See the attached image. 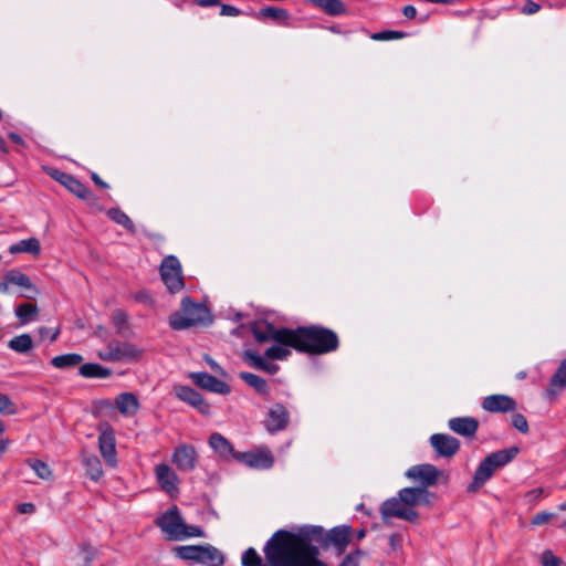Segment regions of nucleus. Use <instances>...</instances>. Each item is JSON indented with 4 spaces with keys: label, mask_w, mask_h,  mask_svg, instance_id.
Returning <instances> with one entry per match:
<instances>
[{
    "label": "nucleus",
    "mask_w": 566,
    "mask_h": 566,
    "mask_svg": "<svg viewBox=\"0 0 566 566\" xmlns=\"http://www.w3.org/2000/svg\"><path fill=\"white\" fill-rule=\"evenodd\" d=\"M350 525H338L325 531L319 525H302L294 530L275 531L266 541L263 553L249 547L241 556L242 566H328L319 558L321 547L334 546L336 555L345 553L352 542Z\"/></svg>",
    "instance_id": "f257e3e1"
},
{
    "label": "nucleus",
    "mask_w": 566,
    "mask_h": 566,
    "mask_svg": "<svg viewBox=\"0 0 566 566\" xmlns=\"http://www.w3.org/2000/svg\"><path fill=\"white\" fill-rule=\"evenodd\" d=\"M289 347L312 356L324 355L339 347L337 334L321 325L290 328Z\"/></svg>",
    "instance_id": "f03ea898"
},
{
    "label": "nucleus",
    "mask_w": 566,
    "mask_h": 566,
    "mask_svg": "<svg viewBox=\"0 0 566 566\" xmlns=\"http://www.w3.org/2000/svg\"><path fill=\"white\" fill-rule=\"evenodd\" d=\"M420 488H403L394 496L384 501L379 507V513L385 525H390L394 517L417 524L420 515L415 510L419 505Z\"/></svg>",
    "instance_id": "7ed1b4c3"
},
{
    "label": "nucleus",
    "mask_w": 566,
    "mask_h": 566,
    "mask_svg": "<svg viewBox=\"0 0 566 566\" xmlns=\"http://www.w3.org/2000/svg\"><path fill=\"white\" fill-rule=\"evenodd\" d=\"M518 447L497 450L488 454L478 465L472 482L468 485V493H476L494 474L497 469L505 467L518 454Z\"/></svg>",
    "instance_id": "20e7f679"
},
{
    "label": "nucleus",
    "mask_w": 566,
    "mask_h": 566,
    "mask_svg": "<svg viewBox=\"0 0 566 566\" xmlns=\"http://www.w3.org/2000/svg\"><path fill=\"white\" fill-rule=\"evenodd\" d=\"M212 322L209 308L196 303L190 296L181 300L180 310L169 316V325L175 331L187 329L197 325L207 326Z\"/></svg>",
    "instance_id": "39448f33"
},
{
    "label": "nucleus",
    "mask_w": 566,
    "mask_h": 566,
    "mask_svg": "<svg viewBox=\"0 0 566 566\" xmlns=\"http://www.w3.org/2000/svg\"><path fill=\"white\" fill-rule=\"evenodd\" d=\"M172 552L182 560L203 566H222L226 559L223 553L210 544L176 546Z\"/></svg>",
    "instance_id": "423d86ee"
},
{
    "label": "nucleus",
    "mask_w": 566,
    "mask_h": 566,
    "mask_svg": "<svg viewBox=\"0 0 566 566\" xmlns=\"http://www.w3.org/2000/svg\"><path fill=\"white\" fill-rule=\"evenodd\" d=\"M160 277L172 294L185 287V280L179 260L175 255L165 256L160 264Z\"/></svg>",
    "instance_id": "0eeeda50"
},
{
    "label": "nucleus",
    "mask_w": 566,
    "mask_h": 566,
    "mask_svg": "<svg viewBox=\"0 0 566 566\" xmlns=\"http://www.w3.org/2000/svg\"><path fill=\"white\" fill-rule=\"evenodd\" d=\"M251 333L260 344L273 340L280 345L289 346L290 328L275 327L268 321H256L251 325Z\"/></svg>",
    "instance_id": "6e6552de"
},
{
    "label": "nucleus",
    "mask_w": 566,
    "mask_h": 566,
    "mask_svg": "<svg viewBox=\"0 0 566 566\" xmlns=\"http://www.w3.org/2000/svg\"><path fill=\"white\" fill-rule=\"evenodd\" d=\"M156 525L168 535L169 539H182L184 520L176 505L170 507L155 521Z\"/></svg>",
    "instance_id": "1a4fd4ad"
},
{
    "label": "nucleus",
    "mask_w": 566,
    "mask_h": 566,
    "mask_svg": "<svg viewBox=\"0 0 566 566\" xmlns=\"http://www.w3.org/2000/svg\"><path fill=\"white\" fill-rule=\"evenodd\" d=\"M442 475L443 472L430 463L413 465L406 472L407 478L420 483L418 488L424 489L436 485Z\"/></svg>",
    "instance_id": "9d476101"
},
{
    "label": "nucleus",
    "mask_w": 566,
    "mask_h": 566,
    "mask_svg": "<svg viewBox=\"0 0 566 566\" xmlns=\"http://www.w3.org/2000/svg\"><path fill=\"white\" fill-rule=\"evenodd\" d=\"M234 460L253 469H270L274 463V458L270 449L259 448L254 451L237 452Z\"/></svg>",
    "instance_id": "9b49d317"
},
{
    "label": "nucleus",
    "mask_w": 566,
    "mask_h": 566,
    "mask_svg": "<svg viewBox=\"0 0 566 566\" xmlns=\"http://www.w3.org/2000/svg\"><path fill=\"white\" fill-rule=\"evenodd\" d=\"M263 424L270 433L285 430L290 424V411L281 403L275 402L266 412Z\"/></svg>",
    "instance_id": "f8f14e48"
},
{
    "label": "nucleus",
    "mask_w": 566,
    "mask_h": 566,
    "mask_svg": "<svg viewBox=\"0 0 566 566\" xmlns=\"http://www.w3.org/2000/svg\"><path fill=\"white\" fill-rule=\"evenodd\" d=\"M174 391L178 399L196 408L201 415L207 417L211 415L210 403L196 389L189 386L177 385L174 387Z\"/></svg>",
    "instance_id": "ddd939ff"
},
{
    "label": "nucleus",
    "mask_w": 566,
    "mask_h": 566,
    "mask_svg": "<svg viewBox=\"0 0 566 566\" xmlns=\"http://www.w3.org/2000/svg\"><path fill=\"white\" fill-rule=\"evenodd\" d=\"M189 378L197 387L210 392L228 395L231 391V387L227 382L206 371L190 373Z\"/></svg>",
    "instance_id": "4468645a"
},
{
    "label": "nucleus",
    "mask_w": 566,
    "mask_h": 566,
    "mask_svg": "<svg viewBox=\"0 0 566 566\" xmlns=\"http://www.w3.org/2000/svg\"><path fill=\"white\" fill-rule=\"evenodd\" d=\"M430 444L438 457L450 459L458 453L461 442L455 437L446 433H434L430 437Z\"/></svg>",
    "instance_id": "2eb2a0df"
},
{
    "label": "nucleus",
    "mask_w": 566,
    "mask_h": 566,
    "mask_svg": "<svg viewBox=\"0 0 566 566\" xmlns=\"http://www.w3.org/2000/svg\"><path fill=\"white\" fill-rule=\"evenodd\" d=\"M171 460L180 471L191 472L197 465L198 454L193 446L184 443L175 449Z\"/></svg>",
    "instance_id": "dca6fc26"
},
{
    "label": "nucleus",
    "mask_w": 566,
    "mask_h": 566,
    "mask_svg": "<svg viewBox=\"0 0 566 566\" xmlns=\"http://www.w3.org/2000/svg\"><path fill=\"white\" fill-rule=\"evenodd\" d=\"M98 448L105 462L111 467L116 464V444L114 430L106 424L98 437Z\"/></svg>",
    "instance_id": "f3484780"
},
{
    "label": "nucleus",
    "mask_w": 566,
    "mask_h": 566,
    "mask_svg": "<svg viewBox=\"0 0 566 566\" xmlns=\"http://www.w3.org/2000/svg\"><path fill=\"white\" fill-rule=\"evenodd\" d=\"M482 408L489 412H510L515 411L516 401L506 395H490L482 400Z\"/></svg>",
    "instance_id": "a211bd4d"
},
{
    "label": "nucleus",
    "mask_w": 566,
    "mask_h": 566,
    "mask_svg": "<svg viewBox=\"0 0 566 566\" xmlns=\"http://www.w3.org/2000/svg\"><path fill=\"white\" fill-rule=\"evenodd\" d=\"M62 185L78 199L84 200L90 206L94 207L97 205V196L83 182L72 175H67Z\"/></svg>",
    "instance_id": "6ab92c4d"
},
{
    "label": "nucleus",
    "mask_w": 566,
    "mask_h": 566,
    "mask_svg": "<svg viewBox=\"0 0 566 566\" xmlns=\"http://www.w3.org/2000/svg\"><path fill=\"white\" fill-rule=\"evenodd\" d=\"M479 420L473 417H455L448 422L449 428L459 436L473 439L479 429Z\"/></svg>",
    "instance_id": "aec40b11"
},
{
    "label": "nucleus",
    "mask_w": 566,
    "mask_h": 566,
    "mask_svg": "<svg viewBox=\"0 0 566 566\" xmlns=\"http://www.w3.org/2000/svg\"><path fill=\"white\" fill-rule=\"evenodd\" d=\"M4 275L9 284L19 285L28 291L27 293L21 294V296L31 300L35 295L40 294V290L31 282L30 277L20 270H9Z\"/></svg>",
    "instance_id": "412c9836"
},
{
    "label": "nucleus",
    "mask_w": 566,
    "mask_h": 566,
    "mask_svg": "<svg viewBox=\"0 0 566 566\" xmlns=\"http://www.w3.org/2000/svg\"><path fill=\"white\" fill-rule=\"evenodd\" d=\"M155 472L157 481L165 492L170 495L174 492H178V476L169 465L165 463L158 464L155 469Z\"/></svg>",
    "instance_id": "4be33fe9"
},
{
    "label": "nucleus",
    "mask_w": 566,
    "mask_h": 566,
    "mask_svg": "<svg viewBox=\"0 0 566 566\" xmlns=\"http://www.w3.org/2000/svg\"><path fill=\"white\" fill-rule=\"evenodd\" d=\"M566 388V358L563 359L549 379V387L546 389V396L553 400Z\"/></svg>",
    "instance_id": "5701e85b"
},
{
    "label": "nucleus",
    "mask_w": 566,
    "mask_h": 566,
    "mask_svg": "<svg viewBox=\"0 0 566 566\" xmlns=\"http://www.w3.org/2000/svg\"><path fill=\"white\" fill-rule=\"evenodd\" d=\"M243 360L254 369L266 371L270 375H274L279 371L280 367L276 364L268 363L256 352L247 349L242 353Z\"/></svg>",
    "instance_id": "b1692460"
},
{
    "label": "nucleus",
    "mask_w": 566,
    "mask_h": 566,
    "mask_svg": "<svg viewBox=\"0 0 566 566\" xmlns=\"http://www.w3.org/2000/svg\"><path fill=\"white\" fill-rule=\"evenodd\" d=\"M112 348L114 349L115 354L118 356L119 361L120 360H136L142 356V349H139L136 345L126 343V342H119L116 339H112L111 342Z\"/></svg>",
    "instance_id": "393cba45"
},
{
    "label": "nucleus",
    "mask_w": 566,
    "mask_h": 566,
    "mask_svg": "<svg viewBox=\"0 0 566 566\" xmlns=\"http://www.w3.org/2000/svg\"><path fill=\"white\" fill-rule=\"evenodd\" d=\"M209 444L219 457L224 459L232 457L234 459L237 451H234L231 442L221 433L213 432L209 438Z\"/></svg>",
    "instance_id": "a878e982"
},
{
    "label": "nucleus",
    "mask_w": 566,
    "mask_h": 566,
    "mask_svg": "<svg viewBox=\"0 0 566 566\" xmlns=\"http://www.w3.org/2000/svg\"><path fill=\"white\" fill-rule=\"evenodd\" d=\"M240 379H242L248 386L253 388L255 392L262 397H268L270 395V387L264 378L259 375L241 371L239 374Z\"/></svg>",
    "instance_id": "bb28decb"
},
{
    "label": "nucleus",
    "mask_w": 566,
    "mask_h": 566,
    "mask_svg": "<svg viewBox=\"0 0 566 566\" xmlns=\"http://www.w3.org/2000/svg\"><path fill=\"white\" fill-rule=\"evenodd\" d=\"M310 3L331 17L345 14L347 8L342 0H310Z\"/></svg>",
    "instance_id": "cd10ccee"
},
{
    "label": "nucleus",
    "mask_w": 566,
    "mask_h": 566,
    "mask_svg": "<svg viewBox=\"0 0 566 566\" xmlns=\"http://www.w3.org/2000/svg\"><path fill=\"white\" fill-rule=\"evenodd\" d=\"M116 408L122 415H133L139 408L136 396L132 392H123L115 399Z\"/></svg>",
    "instance_id": "c85d7f7f"
},
{
    "label": "nucleus",
    "mask_w": 566,
    "mask_h": 566,
    "mask_svg": "<svg viewBox=\"0 0 566 566\" xmlns=\"http://www.w3.org/2000/svg\"><path fill=\"white\" fill-rule=\"evenodd\" d=\"M78 374L84 378H107L113 371L97 363H85L80 366Z\"/></svg>",
    "instance_id": "c756f323"
},
{
    "label": "nucleus",
    "mask_w": 566,
    "mask_h": 566,
    "mask_svg": "<svg viewBox=\"0 0 566 566\" xmlns=\"http://www.w3.org/2000/svg\"><path fill=\"white\" fill-rule=\"evenodd\" d=\"M9 252L11 254L27 252L38 256L41 252V244L36 238H29L10 245Z\"/></svg>",
    "instance_id": "7c9ffc66"
},
{
    "label": "nucleus",
    "mask_w": 566,
    "mask_h": 566,
    "mask_svg": "<svg viewBox=\"0 0 566 566\" xmlns=\"http://www.w3.org/2000/svg\"><path fill=\"white\" fill-rule=\"evenodd\" d=\"M83 361V356L76 353H69L55 356L51 359V365L57 369H71Z\"/></svg>",
    "instance_id": "2f4dec72"
},
{
    "label": "nucleus",
    "mask_w": 566,
    "mask_h": 566,
    "mask_svg": "<svg viewBox=\"0 0 566 566\" xmlns=\"http://www.w3.org/2000/svg\"><path fill=\"white\" fill-rule=\"evenodd\" d=\"M112 323L116 329V334L127 337L130 333L128 327V315L124 310L117 308L112 313Z\"/></svg>",
    "instance_id": "473e14b6"
},
{
    "label": "nucleus",
    "mask_w": 566,
    "mask_h": 566,
    "mask_svg": "<svg viewBox=\"0 0 566 566\" xmlns=\"http://www.w3.org/2000/svg\"><path fill=\"white\" fill-rule=\"evenodd\" d=\"M106 214L112 221L123 226L129 233L134 234L136 232L132 219L119 208H111L106 211Z\"/></svg>",
    "instance_id": "72a5a7b5"
},
{
    "label": "nucleus",
    "mask_w": 566,
    "mask_h": 566,
    "mask_svg": "<svg viewBox=\"0 0 566 566\" xmlns=\"http://www.w3.org/2000/svg\"><path fill=\"white\" fill-rule=\"evenodd\" d=\"M83 464L86 469V474L93 481H97L103 475L102 463L95 454H84Z\"/></svg>",
    "instance_id": "f704fd0d"
},
{
    "label": "nucleus",
    "mask_w": 566,
    "mask_h": 566,
    "mask_svg": "<svg viewBox=\"0 0 566 566\" xmlns=\"http://www.w3.org/2000/svg\"><path fill=\"white\" fill-rule=\"evenodd\" d=\"M8 347L15 353L25 354L33 348V340L29 334H21L10 339Z\"/></svg>",
    "instance_id": "c9c22d12"
},
{
    "label": "nucleus",
    "mask_w": 566,
    "mask_h": 566,
    "mask_svg": "<svg viewBox=\"0 0 566 566\" xmlns=\"http://www.w3.org/2000/svg\"><path fill=\"white\" fill-rule=\"evenodd\" d=\"M259 17L264 19H272L279 23H286L290 18V13L286 9L283 8L265 7L259 11Z\"/></svg>",
    "instance_id": "e433bc0d"
},
{
    "label": "nucleus",
    "mask_w": 566,
    "mask_h": 566,
    "mask_svg": "<svg viewBox=\"0 0 566 566\" xmlns=\"http://www.w3.org/2000/svg\"><path fill=\"white\" fill-rule=\"evenodd\" d=\"M38 312V306L32 303H23L15 308V315L21 321V324H27Z\"/></svg>",
    "instance_id": "4c0bfd02"
},
{
    "label": "nucleus",
    "mask_w": 566,
    "mask_h": 566,
    "mask_svg": "<svg viewBox=\"0 0 566 566\" xmlns=\"http://www.w3.org/2000/svg\"><path fill=\"white\" fill-rule=\"evenodd\" d=\"M25 463L34 470L36 475L42 480H49L52 476V471L49 468L48 463L39 460V459H27Z\"/></svg>",
    "instance_id": "58836bf2"
},
{
    "label": "nucleus",
    "mask_w": 566,
    "mask_h": 566,
    "mask_svg": "<svg viewBox=\"0 0 566 566\" xmlns=\"http://www.w3.org/2000/svg\"><path fill=\"white\" fill-rule=\"evenodd\" d=\"M283 345H273L264 352V357L268 359L284 360L291 355V350Z\"/></svg>",
    "instance_id": "ea45409f"
},
{
    "label": "nucleus",
    "mask_w": 566,
    "mask_h": 566,
    "mask_svg": "<svg viewBox=\"0 0 566 566\" xmlns=\"http://www.w3.org/2000/svg\"><path fill=\"white\" fill-rule=\"evenodd\" d=\"M539 563L542 566H565L564 559L556 556L551 549H545L541 554Z\"/></svg>",
    "instance_id": "a19ab883"
},
{
    "label": "nucleus",
    "mask_w": 566,
    "mask_h": 566,
    "mask_svg": "<svg viewBox=\"0 0 566 566\" xmlns=\"http://www.w3.org/2000/svg\"><path fill=\"white\" fill-rule=\"evenodd\" d=\"M406 36H407V33H405L402 31L386 30V31L373 33L370 38L376 41H388V40L403 39Z\"/></svg>",
    "instance_id": "79ce46f5"
},
{
    "label": "nucleus",
    "mask_w": 566,
    "mask_h": 566,
    "mask_svg": "<svg viewBox=\"0 0 566 566\" xmlns=\"http://www.w3.org/2000/svg\"><path fill=\"white\" fill-rule=\"evenodd\" d=\"M0 413L14 415L17 413V406L8 395L0 394Z\"/></svg>",
    "instance_id": "37998d69"
},
{
    "label": "nucleus",
    "mask_w": 566,
    "mask_h": 566,
    "mask_svg": "<svg viewBox=\"0 0 566 566\" xmlns=\"http://www.w3.org/2000/svg\"><path fill=\"white\" fill-rule=\"evenodd\" d=\"M512 426L521 433H527L530 431L527 419L522 413H513Z\"/></svg>",
    "instance_id": "c03bdc74"
},
{
    "label": "nucleus",
    "mask_w": 566,
    "mask_h": 566,
    "mask_svg": "<svg viewBox=\"0 0 566 566\" xmlns=\"http://www.w3.org/2000/svg\"><path fill=\"white\" fill-rule=\"evenodd\" d=\"M182 534V539L189 537H203L205 531L199 526L187 525L186 523H184Z\"/></svg>",
    "instance_id": "a18cd8bd"
},
{
    "label": "nucleus",
    "mask_w": 566,
    "mask_h": 566,
    "mask_svg": "<svg viewBox=\"0 0 566 566\" xmlns=\"http://www.w3.org/2000/svg\"><path fill=\"white\" fill-rule=\"evenodd\" d=\"M81 554L83 557V566H90L96 556V551L88 544H83L81 546Z\"/></svg>",
    "instance_id": "49530a36"
},
{
    "label": "nucleus",
    "mask_w": 566,
    "mask_h": 566,
    "mask_svg": "<svg viewBox=\"0 0 566 566\" xmlns=\"http://www.w3.org/2000/svg\"><path fill=\"white\" fill-rule=\"evenodd\" d=\"M420 491L421 494H419V505L431 506L437 497L436 494L424 488H420Z\"/></svg>",
    "instance_id": "de8ad7c7"
},
{
    "label": "nucleus",
    "mask_w": 566,
    "mask_h": 566,
    "mask_svg": "<svg viewBox=\"0 0 566 566\" xmlns=\"http://www.w3.org/2000/svg\"><path fill=\"white\" fill-rule=\"evenodd\" d=\"M44 171L46 172L48 176H50L53 180L57 181L61 185L64 181V179L66 178V176L69 175V174H66L57 168H54V167H44Z\"/></svg>",
    "instance_id": "09e8293b"
},
{
    "label": "nucleus",
    "mask_w": 566,
    "mask_h": 566,
    "mask_svg": "<svg viewBox=\"0 0 566 566\" xmlns=\"http://www.w3.org/2000/svg\"><path fill=\"white\" fill-rule=\"evenodd\" d=\"M539 9H541V6L538 3L534 2L533 0H526L524 6L521 9V12L523 14L531 15V14L538 12Z\"/></svg>",
    "instance_id": "8fccbe9b"
},
{
    "label": "nucleus",
    "mask_w": 566,
    "mask_h": 566,
    "mask_svg": "<svg viewBox=\"0 0 566 566\" xmlns=\"http://www.w3.org/2000/svg\"><path fill=\"white\" fill-rule=\"evenodd\" d=\"M220 14L227 17H238L241 14V10L231 4H220Z\"/></svg>",
    "instance_id": "3c124183"
},
{
    "label": "nucleus",
    "mask_w": 566,
    "mask_h": 566,
    "mask_svg": "<svg viewBox=\"0 0 566 566\" xmlns=\"http://www.w3.org/2000/svg\"><path fill=\"white\" fill-rule=\"evenodd\" d=\"M205 360L216 374H218L222 377L227 376V371L216 360H213L210 356L206 355Z\"/></svg>",
    "instance_id": "603ef678"
},
{
    "label": "nucleus",
    "mask_w": 566,
    "mask_h": 566,
    "mask_svg": "<svg viewBox=\"0 0 566 566\" xmlns=\"http://www.w3.org/2000/svg\"><path fill=\"white\" fill-rule=\"evenodd\" d=\"M552 516H553V514H551V513L541 512V513H537L536 515H534L532 523L534 525H543V524L547 523L552 518Z\"/></svg>",
    "instance_id": "864d4df0"
},
{
    "label": "nucleus",
    "mask_w": 566,
    "mask_h": 566,
    "mask_svg": "<svg viewBox=\"0 0 566 566\" xmlns=\"http://www.w3.org/2000/svg\"><path fill=\"white\" fill-rule=\"evenodd\" d=\"M99 357L103 360L119 361L118 356L115 354L114 349L112 348L111 343L107 344V352L105 354L101 353Z\"/></svg>",
    "instance_id": "5fc2aeb1"
},
{
    "label": "nucleus",
    "mask_w": 566,
    "mask_h": 566,
    "mask_svg": "<svg viewBox=\"0 0 566 566\" xmlns=\"http://www.w3.org/2000/svg\"><path fill=\"white\" fill-rule=\"evenodd\" d=\"M389 544L394 551H397L402 545V536L398 533H394L389 536Z\"/></svg>",
    "instance_id": "6e6d98bb"
},
{
    "label": "nucleus",
    "mask_w": 566,
    "mask_h": 566,
    "mask_svg": "<svg viewBox=\"0 0 566 566\" xmlns=\"http://www.w3.org/2000/svg\"><path fill=\"white\" fill-rule=\"evenodd\" d=\"M18 512L22 514H32L35 512V505L33 503H21L18 506Z\"/></svg>",
    "instance_id": "4d7b16f0"
},
{
    "label": "nucleus",
    "mask_w": 566,
    "mask_h": 566,
    "mask_svg": "<svg viewBox=\"0 0 566 566\" xmlns=\"http://www.w3.org/2000/svg\"><path fill=\"white\" fill-rule=\"evenodd\" d=\"M338 566H359V562L349 553L343 558Z\"/></svg>",
    "instance_id": "13d9d810"
},
{
    "label": "nucleus",
    "mask_w": 566,
    "mask_h": 566,
    "mask_svg": "<svg viewBox=\"0 0 566 566\" xmlns=\"http://www.w3.org/2000/svg\"><path fill=\"white\" fill-rule=\"evenodd\" d=\"M193 3H196L199 7H213V6H220L221 0H193Z\"/></svg>",
    "instance_id": "bf43d9fd"
},
{
    "label": "nucleus",
    "mask_w": 566,
    "mask_h": 566,
    "mask_svg": "<svg viewBox=\"0 0 566 566\" xmlns=\"http://www.w3.org/2000/svg\"><path fill=\"white\" fill-rule=\"evenodd\" d=\"M402 13L408 19H415L417 15V9L413 6L408 4V6L403 7Z\"/></svg>",
    "instance_id": "052dcab7"
},
{
    "label": "nucleus",
    "mask_w": 566,
    "mask_h": 566,
    "mask_svg": "<svg viewBox=\"0 0 566 566\" xmlns=\"http://www.w3.org/2000/svg\"><path fill=\"white\" fill-rule=\"evenodd\" d=\"M91 179L93 182L101 189H107L108 185L101 179V177L96 172H91Z\"/></svg>",
    "instance_id": "680f3d73"
},
{
    "label": "nucleus",
    "mask_w": 566,
    "mask_h": 566,
    "mask_svg": "<svg viewBox=\"0 0 566 566\" xmlns=\"http://www.w3.org/2000/svg\"><path fill=\"white\" fill-rule=\"evenodd\" d=\"M9 138L17 145H24L23 138L17 133H9Z\"/></svg>",
    "instance_id": "e2e57ef3"
},
{
    "label": "nucleus",
    "mask_w": 566,
    "mask_h": 566,
    "mask_svg": "<svg viewBox=\"0 0 566 566\" xmlns=\"http://www.w3.org/2000/svg\"><path fill=\"white\" fill-rule=\"evenodd\" d=\"M9 282H7L6 275H3V280L0 282V293H7L9 290Z\"/></svg>",
    "instance_id": "0e129e2a"
},
{
    "label": "nucleus",
    "mask_w": 566,
    "mask_h": 566,
    "mask_svg": "<svg viewBox=\"0 0 566 566\" xmlns=\"http://www.w3.org/2000/svg\"><path fill=\"white\" fill-rule=\"evenodd\" d=\"M38 333H39L41 339H44L45 337L49 336L50 329L45 326H41V327H39Z\"/></svg>",
    "instance_id": "69168bd1"
},
{
    "label": "nucleus",
    "mask_w": 566,
    "mask_h": 566,
    "mask_svg": "<svg viewBox=\"0 0 566 566\" xmlns=\"http://www.w3.org/2000/svg\"><path fill=\"white\" fill-rule=\"evenodd\" d=\"M542 494H543V489L542 488H536V489H533L532 491L528 492V495L534 497V499L539 497Z\"/></svg>",
    "instance_id": "338daca9"
},
{
    "label": "nucleus",
    "mask_w": 566,
    "mask_h": 566,
    "mask_svg": "<svg viewBox=\"0 0 566 566\" xmlns=\"http://www.w3.org/2000/svg\"><path fill=\"white\" fill-rule=\"evenodd\" d=\"M349 555H353L357 562L365 555V552L360 548L355 549L354 552H350Z\"/></svg>",
    "instance_id": "774afa93"
}]
</instances>
